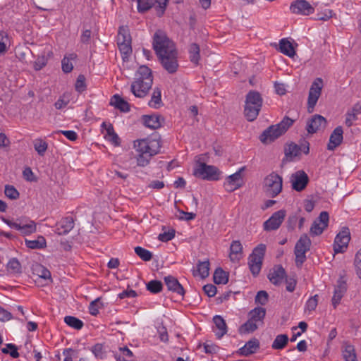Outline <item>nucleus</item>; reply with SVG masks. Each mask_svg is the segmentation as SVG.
I'll return each instance as SVG.
<instances>
[{
  "mask_svg": "<svg viewBox=\"0 0 361 361\" xmlns=\"http://www.w3.org/2000/svg\"><path fill=\"white\" fill-rule=\"evenodd\" d=\"M152 47L161 66L169 73H175L179 65L173 42L163 31L157 30L153 37Z\"/></svg>",
  "mask_w": 361,
  "mask_h": 361,
  "instance_id": "nucleus-1",
  "label": "nucleus"
},
{
  "mask_svg": "<svg viewBox=\"0 0 361 361\" xmlns=\"http://www.w3.org/2000/svg\"><path fill=\"white\" fill-rule=\"evenodd\" d=\"M152 83L153 77L151 69L147 66H140L135 73L130 91L136 97L143 98L148 94Z\"/></svg>",
  "mask_w": 361,
  "mask_h": 361,
  "instance_id": "nucleus-2",
  "label": "nucleus"
},
{
  "mask_svg": "<svg viewBox=\"0 0 361 361\" xmlns=\"http://www.w3.org/2000/svg\"><path fill=\"white\" fill-rule=\"evenodd\" d=\"M294 122L295 120L285 116L279 123L272 125L264 130L259 136L260 141L264 144L274 141L283 135Z\"/></svg>",
  "mask_w": 361,
  "mask_h": 361,
  "instance_id": "nucleus-3",
  "label": "nucleus"
},
{
  "mask_svg": "<svg viewBox=\"0 0 361 361\" xmlns=\"http://www.w3.org/2000/svg\"><path fill=\"white\" fill-rule=\"evenodd\" d=\"M263 99L257 91H250L245 98L244 114L248 121H255L259 115Z\"/></svg>",
  "mask_w": 361,
  "mask_h": 361,
  "instance_id": "nucleus-4",
  "label": "nucleus"
},
{
  "mask_svg": "<svg viewBox=\"0 0 361 361\" xmlns=\"http://www.w3.org/2000/svg\"><path fill=\"white\" fill-rule=\"evenodd\" d=\"M134 147L137 153L147 154L152 157L157 154L161 149V139L158 135L138 140L134 142Z\"/></svg>",
  "mask_w": 361,
  "mask_h": 361,
  "instance_id": "nucleus-5",
  "label": "nucleus"
},
{
  "mask_svg": "<svg viewBox=\"0 0 361 361\" xmlns=\"http://www.w3.org/2000/svg\"><path fill=\"white\" fill-rule=\"evenodd\" d=\"M265 252L266 245L259 244L253 249L248 257L249 269L254 276H257L261 271Z\"/></svg>",
  "mask_w": 361,
  "mask_h": 361,
  "instance_id": "nucleus-6",
  "label": "nucleus"
},
{
  "mask_svg": "<svg viewBox=\"0 0 361 361\" xmlns=\"http://www.w3.org/2000/svg\"><path fill=\"white\" fill-rule=\"evenodd\" d=\"M1 220L9 227L20 231L23 235H30L37 231L36 223L27 217L19 218L16 220V222H13L5 217H1Z\"/></svg>",
  "mask_w": 361,
  "mask_h": 361,
  "instance_id": "nucleus-7",
  "label": "nucleus"
},
{
  "mask_svg": "<svg viewBox=\"0 0 361 361\" xmlns=\"http://www.w3.org/2000/svg\"><path fill=\"white\" fill-rule=\"evenodd\" d=\"M283 179L279 174L272 172L265 177L263 182V189L267 195L275 197L282 190Z\"/></svg>",
  "mask_w": 361,
  "mask_h": 361,
  "instance_id": "nucleus-8",
  "label": "nucleus"
},
{
  "mask_svg": "<svg viewBox=\"0 0 361 361\" xmlns=\"http://www.w3.org/2000/svg\"><path fill=\"white\" fill-rule=\"evenodd\" d=\"M193 174L203 180H218L220 179L221 171L215 166L200 162L197 164Z\"/></svg>",
  "mask_w": 361,
  "mask_h": 361,
  "instance_id": "nucleus-9",
  "label": "nucleus"
},
{
  "mask_svg": "<svg viewBox=\"0 0 361 361\" xmlns=\"http://www.w3.org/2000/svg\"><path fill=\"white\" fill-rule=\"evenodd\" d=\"M311 240L306 235H302L297 241L294 254L295 255V265L297 267H301L306 260V252L310 250Z\"/></svg>",
  "mask_w": 361,
  "mask_h": 361,
  "instance_id": "nucleus-10",
  "label": "nucleus"
},
{
  "mask_svg": "<svg viewBox=\"0 0 361 361\" xmlns=\"http://www.w3.org/2000/svg\"><path fill=\"white\" fill-rule=\"evenodd\" d=\"M323 87V80L320 78H316L312 82L308 94L307 109L309 112H312L314 108L321 95Z\"/></svg>",
  "mask_w": 361,
  "mask_h": 361,
  "instance_id": "nucleus-11",
  "label": "nucleus"
},
{
  "mask_svg": "<svg viewBox=\"0 0 361 361\" xmlns=\"http://www.w3.org/2000/svg\"><path fill=\"white\" fill-rule=\"evenodd\" d=\"M309 177L303 170H299L291 174L290 182L292 188L297 191L301 192L305 189L308 183Z\"/></svg>",
  "mask_w": 361,
  "mask_h": 361,
  "instance_id": "nucleus-12",
  "label": "nucleus"
},
{
  "mask_svg": "<svg viewBox=\"0 0 361 361\" xmlns=\"http://www.w3.org/2000/svg\"><path fill=\"white\" fill-rule=\"evenodd\" d=\"M245 169V166L241 167L237 172L227 177L224 183V188L227 192H231L242 187L243 183L242 172Z\"/></svg>",
  "mask_w": 361,
  "mask_h": 361,
  "instance_id": "nucleus-13",
  "label": "nucleus"
},
{
  "mask_svg": "<svg viewBox=\"0 0 361 361\" xmlns=\"http://www.w3.org/2000/svg\"><path fill=\"white\" fill-rule=\"evenodd\" d=\"M350 232L348 228H343L335 238L334 250L335 253H343L348 247L350 241Z\"/></svg>",
  "mask_w": 361,
  "mask_h": 361,
  "instance_id": "nucleus-14",
  "label": "nucleus"
},
{
  "mask_svg": "<svg viewBox=\"0 0 361 361\" xmlns=\"http://www.w3.org/2000/svg\"><path fill=\"white\" fill-rule=\"evenodd\" d=\"M290 10L293 13L309 16L314 12V8L306 0H296L291 3Z\"/></svg>",
  "mask_w": 361,
  "mask_h": 361,
  "instance_id": "nucleus-15",
  "label": "nucleus"
},
{
  "mask_svg": "<svg viewBox=\"0 0 361 361\" xmlns=\"http://www.w3.org/2000/svg\"><path fill=\"white\" fill-rule=\"evenodd\" d=\"M285 216L286 211L283 209L274 212L269 219L264 222V229L267 231L278 229L283 221Z\"/></svg>",
  "mask_w": 361,
  "mask_h": 361,
  "instance_id": "nucleus-16",
  "label": "nucleus"
},
{
  "mask_svg": "<svg viewBox=\"0 0 361 361\" xmlns=\"http://www.w3.org/2000/svg\"><path fill=\"white\" fill-rule=\"evenodd\" d=\"M329 216L327 212H322L319 217L314 221L310 228V233L312 235H319L328 226Z\"/></svg>",
  "mask_w": 361,
  "mask_h": 361,
  "instance_id": "nucleus-17",
  "label": "nucleus"
},
{
  "mask_svg": "<svg viewBox=\"0 0 361 361\" xmlns=\"http://www.w3.org/2000/svg\"><path fill=\"white\" fill-rule=\"evenodd\" d=\"M326 121L321 115L316 114L313 116L307 122L306 130L308 133L313 134L317 133L321 128H324Z\"/></svg>",
  "mask_w": 361,
  "mask_h": 361,
  "instance_id": "nucleus-18",
  "label": "nucleus"
},
{
  "mask_svg": "<svg viewBox=\"0 0 361 361\" xmlns=\"http://www.w3.org/2000/svg\"><path fill=\"white\" fill-rule=\"evenodd\" d=\"M347 290V284L345 281L340 279L337 281V284L335 286L334 295L332 297V305L334 308H336L337 305L340 303L341 300L343 297L345 293Z\"/></svg>",
  "mask_w": 361,
  "mask_h": 361,
  "instance_id": "nucleus-19",
  "label": "nucleus"
},
{
  "mask_svg": "<svg viewBox=\"0 0 361 361\" xmlns=\"http://www.w3.org/2000/svg\"><path fill=\"white\" fill-rule=\"evenodd\" d=\"M164 282L169 290L177 293L182 298L184 296L185 290L178 279L173 276H165Z\"/></svg>",
  "mask_w": 361,
  "mask_h": 361,
  "instance_id": "nucleus-20",
  "label": "nucleus"
},
{
  "mask_svg": "<svg viewBox=\"0 0 361 361\" xmlns=\"http://www.w3.org/2000/svg\"><path fill=\"white\" fill-rule=\"evenodd\" d=\"M286 276V271L281 265L275 267L270 271L268 275V278L271 283L276 286L280 285Z\"/></svg>",
  "mask_w": 361,
  "mask_h": 361,
  "instance_id": "nucleus-21",
  "label": "nucleus"
},
{
  "mask_svg": "<svg viewBox=\"0 0 361 361\" xmlns=\"http://www.w3.org/2000/svg\"><path fill=\"white\" fill-rule=\"evenodd\" d=\"M343 128L341 126L336 127L331 133L329 142L327 145L329 150H334L336 147L339 146L343 141Z\"/></svg>",
  "mask_w": 361,
  "mask_h": 361,
  "instance_id": "nucleus-22",
  "label": "nucleus"
},
{
  "mask_svg": "<svg viewBox=\"0 0 361 361\" xmlns=\"http://www.w3.org/2000/svg\"><path fill=\"white\" fill-rule=\"evenodd\" d=\"M143 124L150 129H158L161 126V116L159 115H144L142 116Z\"/></svg>",
  "mask_w": 361,
  "mask_h": 361,
  "instance_id": "nucleus-23",
  "label": "nucleus"
},
{
  "mask_svg": "<svg viewBox=\"0 0 361 361\" xmlns=\"http://www.w3.org/2000/svg\"><path fill=\"white\" fill-rule=\"evenodd\" d=\"M361 114V104L356 103L345 114V123L348 127L353 126V122L357 119V115Z\"/></svg>",
  "mask_w": 361,
  "mask_h": 361,
  "instance_id": "nucleus-24",
  "label": "nucleus"
},
{
  "mask_svg": "<svg viewBox=\"0 0 361 361\" xmlns=\"http://www.w3.org/2000/svg\"><path fill=\"white\" fill-rule=\"evenodd\" d=\"M74 227V221L73 217L67 216L61 219L57 227V233L59 235H66L69 233Z\"/></svg>",
  "mask_w": 361,
  "mask_h": 361,
  "instance_id": "nucleus-25",
  "label": "nucleus"
},
{
  "mask_svg": "<svg viewBox=\"0 0 361 361\" xmlns=\"http://www.w3.org/2000/svg\"><path fill=\"white\" fill-rule=\"evenodd\" d=\"M243 245L239 240H233L230 246L229 257L232 262H238L242 257Z\"/></svg>",
  "mask_w": 361,
  "mask_h": 361,
  "instance_id": "nucleus-26",
  "label": "nucleus"
},
{
  "mask_svg": "<svg viewBox=\"0 0 361 361\" xmlns=\"http://www.w3.org/2000/svg\"><path fill=\"white\" fill-rule=\"evenodd\" d=\"M259 348V343L257 339L254 338L247 341L245 345L239 349L240 354L247 356L255 353Z\"/></svg>",
  "mask_w": 361,
  "mask_h": 361,
  "instance_id": "nucleus-27",
  "label": "nucleus"
},
{
  "mask_svg": "<svg viewBox=\"0 0 361 361\" xmlns=\"http://www.w3.org/2000/svg\"><path fill=\"white\" fill-rule=\"evenodd\" d=\"M102 128L106 130L105 138L111 141L115 145H119L120 139L115 133L113 126L111 123L106 124V122H103Z\"/></svg>",
  "mask_w": 361,
  "mask_h": 361,
  "instance_id": "nucleus-28",
  "label": "nucleus"
},
{
  "mask_svg": "<svg viewBox=\"0 0 361 361\" xmlns=\"http://www.w3.org/2000/svg\"><path fill=\"white\" fill-rule=\"evenodd\" d=\"M110 104L119 109L121 112L127 113L130 110V104L128 102L121 98L119 95L115 94L110 102Z\"/></svg>",
  "mask_w": 361,
  "mask_h": 361,
  "instance_id": "nucleus-29",
  "label": "nucleus"
},
{
  "mask_svg": "<svg viewBox=\"0 0 361 361\" xmlns=\"http://www.w3.org/2000/svg\"><path fill=\"white\" fill-rule=\"evenodd\" d=\"M32 274L41 279H51V273L50 271L43 265L35 263L32 266Z\"/></svg>",
  "mask_w": 361,
  "mask_h": 361,
  "instance_id": "nucleus-30",
  "label": "nucleus"
},
{
  "mask_svg": "<svg viewBox=\"0 0 361 361\" xmlns=\"http://www.w3.org/2000/svg\"><path fill=\"white\" fill-rule=\"evenodd\" d=\"M213 321L216 329L219 330L218 332H216V336L218 338H221L227 333V326L226 322L222 317L219 315L214 316Z\"/></svg>",
  "mask_w": 361,
  "mask_h": 361,
  "instance_id": "nucleus-31",
  "label": "nucleus"
},
{
  "mask_svg": "<svg viewBox=\"0 0 361 361\" xmlns=\"http://www.w3.org/2000/svg\"><path fill=\"white\" fill-rule=\"evenodd\" d=\"M279 50L281 53L289 57H293L295 54L292 43L287 39H282L280 40Z\"/></svg>",
  "mask_w": 361,
  "mask_h": 361,
  "instance_id": "nucleus-32",
  "label": "nucleus"
},
{
  "mask_svg": "<svg viewBox=\"0 0 361 361\" xmlns=\"http://www.w3.org/2000/svg\"><path fill=\"white\" fill-rule=\"evenodd\" d=\"M248 315L249 318L255 322L257 324H262L266 315V310L263 307H257L252 310L249 312Z\"/></svg>",
  "mask_w": 361,
  "mask_h": 361,
  "instance_id": "nucleus-33",
  "label": "nucleus"
},
{
  "mask_svg": "<svg viewBox=\"0 0 361 361\" xmlns=\"http://www.w3.org/2000/svg\"><path fill=\"white\" fill-rule=\"evenodd\" d=\"M342 354L345 361H357L355 348L350 344L344 345L342 350Z\"/></svg>",
  "mask_w": 361,
  "mask_h": 361,
  "instance_id": "nucleus-34",
  "label": "nucleus"
},
{
  "mask_svg": "<svg viewBox=\"0 0 361 361\" xmlns=\"http://www.w3.org/2000/svg\"><path fill=\"white\" fill-rule=\"evenodd\" d=\"M188 51L190 61L195 65H198L200 59L199 45L196 43H192L189 47Z\"/></svg>",
  "mask_w": 361,
  "mask_h": 361,
  "instance_id": "nucleus-35",
  "label": "nucleus"
},
{
  "mask_svg": "<svg viewBox=\"0 0 361 361\" xmlns=\"http://www.w3.org/2000/svg\"><path fill=\"white\" fill-rule=\"evenodd\" d=\"M214 281L216 284H226L228 281V273L221 268H217L214 274Z\"/></svg>",
  "mask_w": 361,
  "mask_h": 361,
  "instance_id": "nucleus-36",
  "label": "nucleus"
},
{
  "mask_svg": "<svg viewBox=\"0 0 361 361\" xmlns=\"http://www.w3.org/2000/svg\"><path fill=\"white\" fill-rule=\"evenodd\" d=\"M124 42H132L129 29L127 26H121L117 35V44Z\"/></svg>",
  "mask_w": 361,
  "mask_h": 361,
  "instance_id": "nucleus-37",
  "label": "nucleus"
},
{
  "mask_svg": "<svg viewBox=\"0 0 361 361\" xmlns=\"http://www.w3.org/2000/svg\"><path fill=\"white\" fill-rule=\"evenodd\" d=\"M288 342V337L286 334H279L273 341L271 348L274 350H281L286 346Z\"/></svg>",
  "mask_w": 361,
  "mask_h": 361,
  "instance_id": "nucleus-38",
  "label": "nucleus"
},
{
  "mask_svg": "<svg viewBox=\"0 0 361 361\" xmlns=\"http://www.w3.org/2000/svg\"><path fill=\"white\" fill-rule=\"evenodd\" d=\"M25 245L30 249H41L46 246L45 238L39 235L35 240H25Z\"/></svg>",
  "mask_w": 361,
  "mask_h": 361,
  "instance_id": "nucleus-39",
  "label": "nucleus"
},
{
  "mask_svg": "<svg viewBox=\"0 0 361 361\" xmlns=\"http://www.w3.org/2000/svg\"><path fill=\"white\" fill-rule=\"evenodd\" d=\"M161 103V93L159 87H155L153 90L151 100L149 102V106L155 109L160 106Z\"/></svg>",
  "mask_w": 361,
  "mask_h": 361,
  "instance_id": "nucleus-40",
  "label": "nucleus"
},
{
  "mask_svg": "<svg viewBox=\"0 0 361 361\" xmlns=\"http://www.w3.org/2000/svg\"><path fill=\"white\" fill-rule=\"evenodd\" d=\"M118 47L123 61H127L132 54L131 42L118 43Z\"/></svg>",
  "mask_w": 361,
  "mask_h": 361,
  "instance_id": "nucleus-41",
  "label": "nucleus"
},
{
  "mask_svg": "<svg viewBox=\"0 0 361 361\" xmlns=\"http://www.w3.org/2000/svg\"><path fill=\"white\" fill-rule=\"evenodd\" d=\"M7 270L11 274H20L22 272L21 264L16 258H12L7 264Z\"/></svg>",
  "mask_w": 361,
  "mask_h": 361,
  "instance_id": "nucleus-42",
  "label": "nucleus"
},
{
  "mask_svg": "<svg viewBox=\"0 0 361 361\" xmlns=\"http://www.w3.org/2000/svg\"><path fill=\"white\" fill-rule=\"evenodd\" d=\"M64 322L67 325L77 330L81 329L84 325L82 321L73 316H66Z\"/></svg>",
  "mask_w": 361,
  "mask_h": 361,
  "instance_id": "nucleus-43",
  "label": "nucleus"
},
{
  "mask_svg": "<svg viewBox=\"0 0 361 361\" xmlns=\"http://www.w3.org/2000/svg\"><path fill=\"white\" fill-rule=\"evenodd\" d=\"M33 145L35 149L40 156H43L48 148V144L47 143V142H45L41 138L35 139L33 141Z\"/></svg>",
  "mask_w": 361,
  "mask_h": 361,
  "instance_id": "nucleus-44",
  "label": "nucleus"
},
{
  "mask_svg": "<svg viewBox=\"0 0 361 361\" xmlns=\"http://www.w3.org/2000/svg\"><path fill=\"white\" fill-rule=\"evenodd\" d=\"M197 272L199 275L204 279L209 274V262L206 260L204 262H199L197 264Z\"/></svg>",
  "mask_w": 361,
  "mask_h": 361,
  "instance_id": "nucleus-45",
  "label": "nucleus"
},
{
  "mask_svg": "<svg viewBox=\"0 0 361 361\" xmlns=\"http://www.w3.org/2000/svg\"><path fill=\"white\" fill-rule=\"evenodd\" d=\"M135 252L139 256L143 261L147 262L152 259V254L150 251L137 246L135 247Z\"/></svg>",
  "mask_w": 361,
  "mask_h": 361,
  "instance_id": "nucleus-46",
  "label": "nucleus"
},
{
  "mask_svg": "<svg viewBox=\"0 0 361 361\" xmlns=\"http://www.w3.org/2000/svg\"><path fill=\"white\" fill-rule=\"evenodd\" d=\"M258 328V324L250 318L241 326L240 331L241 333H250L255 331Z\"/></svg>",
  "mask_w": 361,
  "mask_h": 361,
  "instance_id": "nucleus-47",
  "label": "nucleus"
},
{
  "mask_svg": "<svg viewBox=\"0 0 361 361\" xmlns=\"http://www.w3.org/2000/svg\"><path fill=\"white\" fill-rule=\"evenodd\" d=\"M300 152H301V148L300 147L299 145H298L295 143H291L286 149L285 154H286V157H293L298 156L300 154Z\"/></svg>",
  "mask_w": 361,
  "mask_h": 361,
  "instance_id": "nucleus-48",
  "label": "nucleus"
},
{
  "mask_svg": "<svg viewBox=\"0 0 361 361\" xmlns=\"http://www.w3.org/2000/svg\"><path fill=\"white\" fill-rule=\"evenodd\" d=\"M163 285L161 281L157 280L150 281L147 284V289L152 293H158L162 290Z\"/></svg>",
  "mask_w": 361,
  "mask_h": 361,
  "instance_id": "nucleus-49",
  "label": "nucleus"
},
{
  "mask_svg": "<svg viewBox=\"0 0 361 361\" xmlns=\"http://www.w3.org/2000/svg\"><path fill=\"white\" fill-rule=\"evenodd\" d=\"M137 2V10L140 13H145L150 9L154 3L153 0H136Z\"/></svg>",
  "mask_w": 361,
  "mask_h": 361,
  "instance_id": "nucleus-50",
  "label": "nucleus"
},
{
  "mask_svg": "<svg viewBox=\"0 0 361 361\" xmlns=\"http://www.w3.org/2000/svg\"><path fill=\"white\" fill-rule=\"evenodd\" d=\"M5 195L11 200H17L19 197V192L13 185H6L4 190Z\"/></svg>",
  "mask_w": 361,
  "mask_h": 361,
  "instance_id": "nucleus-51",
  "label": "nucleus"
},
{
  "mask_svg": "<svg viewBox=\"0 0 361 361\" xmlns=\"http://www.w3.org/2000/svg\"><path fill=\"white\" fill-rule=\"evenodd\" d=\"M102 306L101 302V298H97L94 300L92 301L89 306V312L93 316H96L99 313V308Z\"/></svg>",
  "mask_w": 361,
  "mask_h": 361,
  "instance_id": "nucleus-52",
  "label": "nucleus"
},
{
  "mask_svg": "<svg viewBox=\"0 0 361 361\" xmlns=\"http://www.w3.org/2000/svg\"><path fill=\"white\" fill-rule=\"evenodd\" d=\"M269 300V295L265 290H259L255 297V302L261 305H265Z\"/></svg>",
  "mask_w": 361,
  "mask_h": 361,
  "instance_id": "nucleus-53",
  "label": "nucleus"
},
{
  "mask_svg": "<svg viewBox=\"0 0 361 361\" xmlns=\"http://www.w3.org/2000/svg\"><path fill=\"white\" fill-rule=\"evenodd\" d=\"M48 62V57L45 55L39 56L34 63L35 71H39L43 68Z\"/></svg>",
  "mask_w": 361,
  "mask_h": 361,
  "instance_id": "nucleus-54",
  "label": "nucleus"
},
{
  "mask_svg": "<svg viewBox=\"0 0 361 361\" xmlns=\"http://www.w3.org/2000/svg\"><path fill=\"white\" fill-rule=\"evenodd\" d=\"M152 157L147 154L144 153H138L137 157V164L139 166H147L151 159Z\"/></svg>",
  "mask_w": 361,
  "mask_h": 361,
  "instance_id": "nucleus-55",
  "label": "nucleus"
},
{
  "mask_svg": "<svg viewBox=\"0 0 361 361\" xmlns=\"http://www.w3.org/2000/svg\"><path fill=\"white\" fill-rule=\"evenodd\" d=\"M318 305V295H315L313 297L309 298L306 302L305 311L312 312L314 311Z\"/></svg>",
  "mask_w": 361,
  "mask_h": 361,
  "instance_id": "nucleus-56",
  "label": "nucleus"
},
{
  "mask_svg": "<svg viewBox=\"0 0 361 361\" xmlns=\"http://www.w3.org/2000/svg\"><path fill=\"white\" fill-rule=\"evenodd\" d=\"M175 236V230L171 229L168 231H164L162 233H160L158 236V239L162 242H168L172 240Z\"/></svg>",
  "mask_w": 361,
  "mask_h": 361,
  "instance_id": "nucleus-57",
  "label": "nucleus"
},
{
  "mask_svg": "<svg viewBox=\"0 0 361 361\" xmlns=\"http://www.w3.org/2000/svg\"><path fill=\"white\" fill-rule=\"evenodd\" d=\"M75 87L76 91L79 92H82L85 90V78L83 75H80L78 77Z\"/></svg>",
  "mask_w": 361,
  "mask_h": 361,
  "instance_id": "nucleus-58",
  "label": "nucleus"
},
{
  "mask_svg": "<svg viewBox=\"0 0 361 361\" xmlns=\"http://www.w3.org/2000/svg\"><path fill=\"white\" fill-rule=\"evenodd\" d=\"M354 264L356 273L359 278L361 279V248L357 251V252L355 255Z\"/></svg>",
  "mask_w": 361,
  "mask_h": 361,
  "instance_id": "nucleus-59",
  "label": "nucleus"
},
{
  "mask_svg": "<svg viewBox=\"0 0 361 361\" xmlns=\"http://www.w3.org/2000/svg\"><path fill=\"white\" fill-rule=\"evenodd\" d=\"M333 16V11L330 9H326L324 12L317 13L315 19L318 20H328Z\"/></svg>",
  "mask_w": 361,
  "mask_h": 361,
  "instance_id": "nucleus-60",
  "label": "nucleus"
},
{
  "mask_svg": "<svg viewBox=\"0 0 361 361\" xmlns=\"http://www.w3.org/2000/svg\"><path fill=\"white\" fill-rule=\"evenodd\" d=\"M92 353L95 357L102 359L104 357V352L103 351V345L97 343L92 347Z\"/></svg>",
  "mask_w": 361,
  "mask_h": 361,
  "instance_id": "nucleus-61",
  "label": "nucleus"
},
{
  "mask_svg": "<svg viewBox=\"0 0 361 361\" xmlns=\"http://www.w3.org/2000/svg\"><path fill=\"white\" fill-rule=\"evenodd\" d=\"M62 70L64 73H70L73 68V66L70 62V59L64 57L61 61Z\"/></svg>",
  "mask_w": 361,
  "mask_h": 361,
  "instance_id": "nucleus-62",
  "label": "nucleus"
},
{
  "mask_svg": "<svg viewBox=\"0 0 361 361\" xmlns=\"http://www.w3.org/2000/svg\"><path fill=\"white\" fill-rule=\"evenodd\" d=\"M203 290L209 297H213L216 293V287L212 284H207L203 286Z\"/></svg>",
  "mask_w": 361,
  "mask_h": 361,
  "instance_id": "nucleus-63",
  "label": "nucleus"
},
{
  "mask_svg": "<svg viewBox=\"0 0 361 361\" xmlns=\"http://www.w3.org/2000/svg\"><path fill=\"white\" fill-rule=\"evenodd\" d=\"M204 352L207 354H215L219 350V346L213 343H205L204 344Z\"/></svg>",
  "mask_w": 361,
  "mask_h": 361,
  "instance_id": "nucleus-64",
  "label": "nucleus"
}]
</instances>
